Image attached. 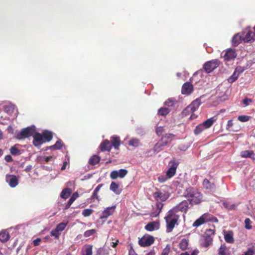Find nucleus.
<instances>
[{
    "instance_id": "1",
    "label": "nucleus",
    "mask_w": 255,
    "mask_h": 255,
    "mask_svg": "<svg viewBox=\"0 0 255 255\" xmlns=\"http://www.w3.org/2000/svg\"><path fill=\"white\" fill-rule=\"evenodd\" d=\"M188 202L186 201L181 202L178 205L170 210L164 219L166 223V232H171L179 220L178 211L185 213L188 209Z\"/></svg>"
},
{
    "instance_id": "2",
    "label": "nucleus",
    "mask_w": 255,
    "mask_h": 255,
    "mask_svg": "<svg viewBox=\"0 0 255 255\" xmlns=\"http://www.w3.org/2000/svg\"><path fill=\"white\" fill-rule=\"evenodd\" d=\"M183 196L192 204H198L202 199L201 193L197 189L192 187H189L185 190Z\"/></svg>"
},
{
    "instance_id": "3",
    "label": "nucleus",
    "mask_w": 255,
    "mask_h": 255,
    "mask_svg": "<svg viewBox=\"0 0 255 255\" xmlns=\"http://www.w3.org/2000/svg\"><path fill=\"white\" fill-rule=\"evenodd\" d=\"M36 130V128L34 126L28 127L23 128L20 131L15 133V137L18 139H22L33 136Z\"/></svg>"
},
{
    "instance_id": "4",
    "label": "nucleus",
    "mask_w": 255,
    "mask_h": 255,
    "mask_svg": "<svg viewBox=\"0 0 255 255\" xmlns=\"http://www.w3.org/2000/svg\"><path fill=\"white\" fill-rule=\"evenodd\" d=\"M169 196L170 194L168 192L162 190H157L153 194V197L157 202H160L159 201H165L169 198Z\"/></svg>"
},
{
    "instance_id": "5",
    "label": "nucleus",
    "mask_w": 255,
    "mask_h": 255,
    "mask_svg": "<svg viewBox=\"0 0 255 255\" xmlns=\"http://www.w3.org/2000/svg\"><path fill=\"white\" fill-rule=\"evenodd\" d=\"M219 65L220 61L217 59H214L206 62L204 64L203 67L207 73H210L218 67Z\"/></svg>"
},
{
    "instance_id": "6",
    "label": "nucleus",
    "mask_w": 255,
    "mask_h": 255,
    "mask_svg": "<svg viewBox=\"0 0 255 255\" xmlns=\"http://www.w3.org/2000/svg\"><path fill=\"white\" fill-rule=\"evenodd\" d=\"M179 162L175 160H171L169 163V168L166 174L170 178H172L176 173V169Z\"/></svg>"
},
{
    "instance_id": "7",
    "label": "nucleus",
    "mask_w": 255,
    "mask_h": 255,
    "mask_svg": "<svg viewBox=\"0 0 255 255\" xmlns=\"http://www.w3.org/2000/svg\"><path fill=\"white\" fill-rule=\"evenodd\" d=\"M154 241L153 237L150 235H145L142 237L138 242L139 245L141 247H148L151 245Z\"/></svg>"
},
{
    "instance_id": "8",
    "label": "nucleus",
    "mask_w": 255,
    "mask_h": 255,
    "mask_svg": "<svg viewBox=\"0 0 255 255\" xmlns=\"http://www.w3.org/2000/svg\"><path fill=\"white\" fill-rule=\"evenodd\" d=\"M127 169H121L118 170H114L111 172L110 177L112 179L115 180L118 178H123L128 174Z\"/></svg>"
},
{
    "instance_id": "9",
    "label": "nucleus",
    "mask_w": 255,
    "mask_h": 255,
    "mask_svg": "<svg viewBox=\"0 0 255 255\" xmlns=\"http://www.w3.org/2000/svg\"><path fill=\"white\" fill-rule=\"evenodd\" d=\"M5 180L11 188L16 187L18 184V178L14 175L7 174L5 176Z\"/></svg>"
},
{
    "instance_id": "10",
    "label": "nucleus",
    "mask_w": 255,
    "mask_h": 255,
    "mask_svg": "<svg viewBox=\"0 0 255 255\" xmlns=\"http://www.w3.org/2000/svg\"><path fill=\"white\" fill-rule=\"evenodd\" d=\"M236 56L237 54L235 50L229 48L226 51L223 57L226 62H229L235 59Z\"/></svg>"
},
{
    "instance_id": "11",
    "label": "nucleus",
    "mask_w": 255,
    "mask_h": 255,
    "mask_svg": "<svg viewBox=\"0 0 255 255\" xmlns=\"http://www.w3.org/2000/svg\"><path fill=\"white\" fill-rule=\"evenodd\" d=\"M116 206L115 205L106 208L100 216V219L106 220L109 216L112 215L115 212Z\"/></svg>"
},
{
    "instance_id": "12",
    "label": "nucleus",
    "mask_w": 255,
    "mask_h": 255,
    "mask_svg": "<svg viewBox=\"0 0 255 255\" xmlns=\"http://www.w3.org/2000/svg\"><path fill=\"white\" fill-rule=\"evenodd\" d=\"M163 207V204L161 202H156L155 205L153 206L152 211L150 216L151 217H157L159 216Z\"/></svg>"
},
{
    "instance_id": "13",
    "label": "nucleus",
    "mask_w": 255,
    "mask_h": 255,
    "mask_svg": "<svg viewBox=\"0 0 255 255\" xmlns=\"http://www.w3.org/2000/svg\"><path fill=\"white\" fill-rule=\"evenodd\" d=\"M32 136L33 137V143L35 146L39 147L44 142L43 136L39 133L37 132L36 130Z\"/></svg>"
},
{
    "instance_id": "14",
    "label": "nucleus",
    "mask_w": 255,
    "mask_h": 255,
    "mask_svg": "<svg viewBox=\"0 0 255 255\" xmlns=\"http://www.w3.org/2000/svg\"><path fill=\"white\" fill-rule=\"evenodd\" d=\"M193 90L192 84L190 82H186L182 86L181 92L182 94L189 95L192 93Z\"/></svg>"
},
{
    "instance_id": "15",
    "label": "nucleus",
    "mask_w": 255,
    "mask_h": 255,
    "mask_svg": "<svg viewBox=\"0 0 255 255\" xmlns=\"http://www.w3.org/2000/svg\"><path fill=\"white\" fill-rule=\"evenodd\" d=\"M240 155L243 158H250L255 163V153L253 150L242 151L240 153Z\"/></svg>"
},
{
    "instance_id": "16",
    "label": "nucleus",
    "mask_w": 255,
    "mask_h": 255,
    "mask_svg": "<svg viewBox=\"0 0 255 255\" xmlns=\"http://www.w3.org/2000/svg\"><path fill=\"white\" fill-rule=\"evenodd\" d=\"M160 224L159 222L154 221L147 224L145 226V229L149 232L157 230L159 228Z\"/></svg>"
},
{
    "instance_id": "17",
    "label": "nucleus",
    "mask_w": 255,
    "mask_h": 255,
    "mask_svg": "<svg viewBox=\"0 0 255 255\" xmlns=\"http://www.w3.org/2000/svg\"><path fill=\"white\" fill-rule=\"evenodd\" d=\"M167 144V141H164L163 139L157 142L154 146V151L156 153H158L163 149V147Z\"/></svg>"
},
{
    "instance_id": "18",
    "label": "nucleus",
    "mask_w": 255,
    "mask_h": 255,
    "mask_svg": "<svg viewBox=\"0 0 255 255\" xmlns=\"http://www.w3.org/2000/svg\"><path fill=\"white\" fill-rule=\"evenodd\" d=\"M212 238L208 236L202 239L200 244L202 247L207 248L212 244Z\"/></svg>"
},
{
    "instance_id": "19",
    "label": "nucleus",
    "mask_w": 255,
    "mask_h": 255,
    "mask_svg": "<svg viewBox=\"0 0 255 255\" xmlns=\"http://www.w3.org/2000/svg\"><path fill=\"white\" fill-rule=\"evenodd\" d=\"M203 188L210 191H213L215 189L214 183H211L209 180L205 179L203 182Z\"/></svg>"
},
{
    "instance_id": "20",
    "label": "nucleus",
    "mask_w": 255,
    "mask_h": 255,
    "mask_svg": "<svg viewBox=\"0 0 255 255\" xmlns=\"http://www.w3.org/2000/svg\"><path fill=\"white\" fill-rule=\"evenodd\" d=\"M111 144L110 142L108 140H105L100 144V149L102 151H110L111 149Z\"/></svg>"
},
{
    "instance_id": "21",
    "label": "nucleus",
    "mask_w": 255,
    "mask_h": 255,
    "mask_svg": "<svg viewBox=\"0 0 255 255\" xmlns=\"http://www.w3.org/2000/svg\"><path fill=\"white\" fill-rule=\"evenodd\" d=\"M197 110V109L196 107H191V105H189L183 110L182 115L184 116L190 115L191 114H193Z\"/></svg>"
},
{
    "instance_id": "22",
    "label": "nucleus",
    "mask_w": 255,
    "mask_h": 255,
    "mask_svg": "<svg viewBox=\"0 0 255 255\" xmlns=\"http://www.w3.org/2000/svg\"><path fill=\"white\" fill-rule=\"evenodd\" d=\"M203 218L205 222H218V220L217 218L215 217L213 215L206 213L202 215Z\"/></svg>"
},
{
    "instance_id": "23",
    "label": "nucleus",
    "mask_w": 255,
    "mask_h": 255,
    "mask_svg": "<svg viewBox=\"0 0 255 255\" xmlns=\"http://www.w3.org/2000/svg\"><path fill=\"white\" fill-rule=\"evenodd\" d=\"M243 39H244V38L239 33H237L232 38V44L234 46H237L241 42Z\"/></svg>"
},
{
    "instance_id": "24",
    "label": "nucleus",
    "mask_w": 255,
    "mask_h": 255,
    "mask_svg": "<svg viewBox=\"0 0 255 255\" xmlns=\"http://www.w3.org/2000/svg\"><path fill=\"white\" fill-rule=\"evenodd\" d=\"M216 120V119L215 117H212L204 122L202 124L205 127L206 129L208 128L213 125Z\"/></svg>"
},
{
    "instance_id": "25",
    "label": "nucleus",
    "mask_w": 255,
    "mask_h": 255,
    "mask_svg": "<svg viewBox=\"0 0 255 255\" xmlns=\"http://www.w3.org/2000/svg\"><path fill=\"white\" fill-rule=\"evenodd\" d=\"M9 239V234L6 231H3L0 233V241L1 242L5 243Z\"/></svg>"
},
{
    "instance_id": "26",
    "label": "nucleus",
    "mask_w": 255,
    "mask_h": 255,
    "mask_svg": "<svg viewBox=\"0 0 255 255\" xmlns=\"http://www.w3.org/2000/svg\"><path fill=\"white\" fill-rule=\"evenodd\" d=\"M218 255H229V250L225 244L222 245L219 249Z\"/></svg>"
},
{
    "instance_id": "27",
    "label": "nucleus",
    "mask_w": 255,
    "mask_h": 255,
    "mask_svg": "<svg viewBox=\"0 0 255 255\" xmlns=\"http://www.w3.org/2000/svg\"><path fill=\"white\" fill-rule=\"evenodd\" d=\"M79 197V194L77 192L73 193L72 196L71 197L67 204L65 205V209H68L74 201Z\"/></svg>"
},
{
    "instance_id": "28",
    "label": "nucleus",
    "mask_w": 255,
    "mask_h": 255,
    "mask_svg": "<svg viewBox=\"0 0 255 255\" xmlns=\"http://www.w3.org/2000/svg\"><path fill=\"white\" fill-rule=\"evenodd\" d=\"M92 246L87 245L84 247L82 250V255H92Z\"/></svg>"
},
{
    "instance_id": "29",
    "label": "nucleus",
    "mask_w": 255,
    "mask_h": 255,
    "mask_svg": "<svg viewBox=\"0 0 255 255\" xmlns=\"http://www.w3.org/2000/svg\"><path fill=\"white\" fill-rule=\"evenodd\" d=\"M17 145H15L12 146L9 149L10 153L14 156L19 155L22 153L21 150L16 147Z\"/></svg>"
},
{
    "instance_id": "30",
    "label": "nucleus",
    "mask_w": 255,
    "mask_h": 255,
    "mask_svg": "<svg viewBox=\"0 0 255 255\" xmlns=\"http://www.w3.org/2000/svg\"><path fill=\"white\" fill-rule=\"evenodd\" d=\"M223 204L226 209L230 210H235L238 205V204H231L227 201L224 202Z\"/></svg>"
},
{
    "instance_id": "31",
    "label": "nucleus",
    "mask_w": 255,
    "mask_h": 255,
    "mask_svg": "<svg viewBox=\"0 0 255 255\" xmlns=\"http://www.w3.org/2000/svg\"><path fill=\"white\" fill-rule=\"evenodd\" d=\"M110 189L116 194H120L121 191L119 189V185L115 182H112L110 185Z\"/></svg>"
},
{
    "instance_id": "32",
    "label": "nucleus",
    "mask_w": 255,
    "mask_h": 255,
    "mask_svg": "<svg viewBox=\"0 0 255 255\" xmlns=\"http://www.w3.org/2000/svg\"><path fill=\"white\" fill-rule=\"evenodd\" d=\"M112 142L113 146L115 149H118L120 145V140L119 136H112Z\"/></svg>"
},
{
    "instance_id": "33",
    "label": "nucleus",
    "mask_w": 255,
    "mask_h": 255,
    "mask_svg": "<svg viewBox=\"0 0 255 255\" xmlns=\"http://www.w3.org/2000/svg\"><path fill=\"white\" fill-rule=\"evenodd\" d=\"M71 191V190L69 188H65L63 189L60 194L61 197L65 199L68 198L70 195Z\"/></svg>"
},
{
    "instance_id": "34",
    "label": "nucleus",
    "mask_w": 255,
    "mask_h": 255,
    "mask_svg": "<svg viewBox=\"0 0 255 255\" xmlns=\"http://www.w3.org/2000/svg\"><path fill=\"white\" fill-rule=\"evenodd\" d=\"M128 145L134 147H137L140 145L139 140L136 138L131 139L128 141Z\"/></svg>"
},
{
    "instance_id": "35",
    "label": "nucleus",
    "mask_w": 255,
    "mask_h": 255,
    "mask_svg": "<svg viewBox=\"0 0 255 255\" xmlns=\"http://www.w3.org/2000/svg\"><path fill=\"white\" fill-rule=\"evenodd\" d=\"M100 160V157L97 155H94L90 158L89 163L91 165H94L99 163Z\"/></svg>"
},
{
    "instance_id": "36",
    "label": "nucleus",
    "mask_w": 255,
    "mask_h": 255,
    "mask_svg": "<svg viewBox=\"0 0 255 255\" xmlns=\"http://www.w3.org/2000/svg\"><path fill=\"white\" fill-rule=\"evenodd\" d=\"M177 103L175 98H169L164 102V105L168 107H174Z\"/></svg>"
},
{
    "instance_id": "37",
    "label": "nucleus",
    "mask_w": 255,
    "mask_h": 255,
    "mask_svg": "<svg viewBox=\"0 0 255 255\" xmlns=\"http://www.w3.org/2000/svg\"><path fill=\"white\" fill-rule=\"evenodd\" d=\"M15 110V107L12 105H5L4 107V111L8 115H11L14 113Z\"/></svg>"
},
{
    "instance_id": "38",
    "label": "nucleus",
    "mask_w": 255,
    "mask_h": 255,
    "mask_svg": "<svg viewBox=\"0 0 255 255\" xmlns=\"http://www.w3.org/2000/svg\"><path fill=\"white\" fill-rule=\"evenodd\" d=\"M43 137L47 141H50L53 137L52 133L51 131L45 130L43 133Z\"/></svg>"
},
{
    "instance_id": "39",
    "label": "nucleus",
    "mask_w": 255,
    "mask_h": 255,
    "mask_svg": "<svg viewBox=\"0 0 255 255\" xmlns=\"http://www.w3.org/2000/svg\"><path fill=\"white\" fill-rule=\"evenodd\" d=\"M205 129L206 128L203 124H201L196 126L195 129H194V132L196 135H198Z\"/></svg>"
},
{
    "instance_id": "40",
    "label": "nucleus",
    "mask_w": 255,
    "mask_h": 255,
    "mask_svg": "<svg viewBox=\"0 0 255 255\" xmlns=\"http://www.w3.org/2000/svg\"><path fill=\"white\" fill-rule=\"evenodd\" d=\"M179 248L182 250H185L188 246V241L186 239L182 240L179 245Z\"/></svg>"
},
{
    "instance_id": "41",
    "label": "nucleus",
    "mask_w": 255,
    "mask_h": 255,
    "mask_svg": "<svg viewBox=\"0 0 255 255\" xmlns=\"http://www.w3.org/2000/svg\"><path fill=\"white\" fill-rule=\"evenodd\" d=\"M205 223L204 218H203V216H202L200 217L199 219L196 220L194 223L193 224L192 226L194 227H198L199 226H201L203 224Z\"/></svg>"
},
{
    "instance_id": "42",
    "label": "nucleus",
    "mask_w": 255,
    "mask_h": 255,
    "mask_svg": "<svg viewBox=\"0 0 255 255\" xmlns=\"http://www.w3.org/2000/svg\"><path fill=\"white\" fill-rule=\"evenodd\" d=\"M170 112L168 108L162 107L158 110V114L160 116H166Z\"/></svg>"
},
{
    "instance_id": "43",
    "label": "nucleus",
    "mask_w": 255,
    "mask_h": 255,
    "mask_svg": "<svg viewBox=\"0 0 255 255\" xmlns=\"http://www.w3.org/2000/svg\"><path fill=\"white\" fill-rule=\"evenodd\" d=\"M255 33L253 32H248L244 38V40L246 42L251 41L254 39Z\"/></svg>"
},
{
    "instance_id": "44",
    "label": "nucleus",
    "mask_w": 255,
    "mask_h": 255,
    "mask_svg": "<svg viewBox=\"0 0 255 255\" xmlns=\"http://www.w3.org/2000/svg\"><path fill=\"white\" fill-rule=\"evenodd\" d=\"M63 144L62 143V141L60 139H59L55 144L53 145L50 146L49 148V149H60L62 148Z\"/></svg>"
},
{
    "instance_id": "45",
    "label": "nucleus",
    "mask_w": 255,
    "mask_h": 255,
    "mask_svg": "<svg viewBox=\"0 0 255 255\" xmlns=\"http://www.w3.org/2000/svg\"><path fill=\"white\" fill-rule=\"evenodd\" d=\"M68 223L67 222L61 223L57 225L56 228L61 233V232L63 231L65 229L66 226L68 225Z\"/></svg>"
},
{
    "instance_id": "46",
    "label": "nucleus",
    "mask_w": 255,
    "mask_h": 255,
    "mask_svg": "<svg viewBox=\"0 0 255 255\" xmlns=\"http://www.w3.org/2000/svg\"><path fill=\"white\" fill-rule=\"evenodd\" d=\"M224 239L226 242L228 243H232L234 242V239L231 234L227 233L225 234Z\"/></svg>"
},
{
    "instance_id": "47",
    "label": "nucleus",
    "mask_w": 255,
    "mask_h": 255,
    "mask_svg": "<svg viewBox=\"0 0 255 255\" xmlns=\"http://www.w3.org/2000/svg\"><path fill=\"white\" fill-rule=\"evenodd\" d=\"M169 179H170V178L168 177V176L166 174L165 175H160L158 177V180L160 183H164V182H166Z\"/></svg>"
},
{
    "instance_id": "48",
    "label": "nucleus",
    "mask_w": 255,
    "mask_h": 255,
    "mask_svg": "<svg viewBox=\"0 0 255 255\" xmlns=\"http://www.w3.org/2000/svg\"><path fill=\"white\" fill-rule=\"evenodd\" d=\"M93 212V210L91 209H84L82 212V215L84 217H88L90 216Z\"/></svg>"
},
{
    "instance_id": "49",
    "label": "nucleus",
    "mask_w": 255,
    "mask_h": 255,
    "mask_svg": "<svg viewBox=\"0 0 255 255\" xmlns=\"http://www.w3.org/2000/svg\"><path fill=\"white\" fill-rule=\"evenodd\" d=\"M201 100L199 99H196L193 101L192 103L190 104L191 107H196L197 109L199 108L200 105H201Z\"/></svg>"
},
{
    "instance_id": "50",
    "label": "nucleus",
    "mask_w": 255,
    "mask_h": 255,
    "mask_svg": "<svg viewBox=\"0 0 255 255\" xmlns=\"http://www.w3.org/2000/svg\"><path fill=\"white\" fill-rule=\"evenodd\" d=\"M239 74H237L236 72L234 71L233 74L228 79V81L230 83H233L235 82L239 77Z\"/></svg>"
},
{
    "instance_id": "51",
    "label": "nucleus",
    "mask_w": 255,
    "mask_h": 255,
    "mask_svg": "<svg viewBox=\"0 0 255 255\" xmlns=\"http://www.w3.org/2000/svg\"><path fill=\"white\" fill-rule=\"evenodd\" d=\"M61 233L57 230L56 228L51 231L50 235L51 236L54 237L55 238L58 239Z\"/></svg>"
},
{
    "instance_id": "52",
    "label": "nucleus",
    "mask_w": 255,
    "mask_h": 255,
    "mask_svg": "<svg viewBox=\"0 0 255 255\" xmlns=\"http://www.w3.org/2000/svg\"><path fill=\"white\" fill-rule=\"evenodd\" d=\"M95 233L96 230L95 229H91L85 232L84 235L85 237H89L94 235Z\"/></svg>"
},
{
    "instance_id": "53",
    "label": "nucleus",
    "mask_w": 255,
    "mask_h": 255,
    "mask_svg": "<svg viewBox=\"0 0 255 255\" xmlns=\"http://www.w3.org/2000/svg\"><path fill=\"white\" fill-rule=\"evenodd\" d=\"M238 119L242 122H246L249 120L250 118L248 116H240L238 117Z\"/></svg>"
},
{
    "instance_id": "54",
    "label": "nucleus",
    "mask_w": 255,
    "mask_h": 255,
    "mask_svg": "<svg viewBox=\"0 0 255 255\" xmlns=\"http://www.w3.org/2000/svg\"><path fill=\"white\" fill-rule=\"evenodd\" d=\"M170 250V247L167 245L166 247L163 250L161 255H168Z\"/></svg>"
},
{
    "instance_id": "55",
    "label": "nucleus",
    "mask_w": 255,
    "mask_h": 255,
    "mask_svg": "<svg viewBox=\"0 0 255 255\" xmlns=\"http://www.w3.org/2000/svg\"><path fill=\"white\" fill-rule=\"evenodd\" d=\"M251 220L249 218H247L245 220V228L247 229L250 230L252 229V226L251 225Z\"/></svg>"
},
{
    "instance_id": "56",
    "label": "nucleus",
    "mask_w": 255,
    "mask_h": 255,
    "mask_svg": "<svg viewBox=\"0 0 255 255\" xmlns=\"http://www.w3.org/2000/svg\"><path fill=\"white\" fill-rule=\"evenodd\" d=\"M244 70V67L238 66L235 69V72H236L237 74H239V75H240V74L243 72Z\"/></svg>"
},
{
    "instance_id": "57",
    "label": "nucleus",
    "mask_w": 255,
    "mask_h": 255,
    "mask_svg": "<svg viewBox=\"0 0 255 255\" xmlns=\"http://www.w3.org/2000/svg\"><path fill=\"white\" fill-rule=\"evenodd\" d=\"M255 252L252 248H249L248 250L244 253V255H254Z\"/></svg>"
},
{
    "instance_id": "58",
    "label": "nucleus",
    "mask_w": 255,
    "mask_h": 255,
    "mask_svg": "<svg viewBox=\"0 0 255 255\" xmlns=\"http://www.w3.org/2000/svg\"><path fill=\"white\" fill-rule=\"evenodd\" d=\"M233 121L232 120H229L228 121L227 125V129L228 130H231V128L233 127Z\"/></svg>"
},
{
    "instance_id": "59",
    "label": "nucleus",
    "mask_w": 255,
    "mask_h": 255,
    "mask_svg": "<svg viewBox=\"0 0 255 255\" xmlns=\"http://www.w3.org/2000/svg\"><path fill=\"white\" fill-rule=\"evenodd\" d=\"M155 153H156V152H155V151H154V148L152 150H151V149L148 150L145 153L146 155L148 156H151Z\"/></svg>"
},
{
    "instance_id": "60",
    "label": "nucleus",
    "mask_w": 255,
    "mask_h": 255,
    "mask_svg": "<svg viewBox=\"0 0 255 255\" xmlns=\"http://www.w3.org/2000/svg\"><path fill=\"white\" fill-rule=\"evenodd\" d=\"M4 159L6 162H10L13 161V159L11 155H7L4 157Z\"/></svg>"
},
{
    "instance_id": "61",
    "label": "nucleus",
    "mask_w": 255,
    "mask_h": 255,
    "mask_svg": "<svg viewBox=\"0 0 255 255\" xmlns=\"http://www.w3.org/2000/svg\"><path fill=\"white\" fill-rule=\"evenodd\" d=\"M162 131H163V128L162 127H158L156 129V133L158 135H161Z\"/></svg>"
},
{
    "instance_id": "62",
    "label": "nucleus",
    "mask_w": 255,
    "mask_h": 255,
    "mask_svg": "<svg viewBox=\"0 0 255 255\" xmlns=\"http://www.w3.org/2000/svg\"><path fill=\"white\" fill-rule=\"evenodd\" d=\"M250 102H252V100L250 99L246 98L243 100V103L246 106L249 105Z\"/></svg>"
},
{
    "instance_id": "63",
    "label": "nucleus",
    "mask_w": 255,
    "mask_h": 255,
    "mask_svg": "<svg viewBox=\"0 0 255 255\" xmlns=\"http://www.w3.org/2000/svg\"><path fill=\"white\" fill-rule=\"evenodd\" d=\"M41 241L40 239L37 238L36 239L34 240L33 242V245L34 246H37L39 245V243Z\"/></svg>"
},
{
    "instance_id": "64",
    "label": "nucleus",
    "mask_w": 255,
    "mask_h": 255,
    "mask_svg": "<svg viewBox=\"0 0 255 255\" xmlns=\"http://www.w3.org/2000/svg\"><path fill=\"white\" fill-rule=\"evenodd\" d=\"M92 199H96L97 200H99V196H98V193H95V192L94 191V192L92 195Z\"/></svg>"
}]
</instances>
